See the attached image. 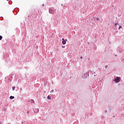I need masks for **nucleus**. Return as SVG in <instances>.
Instances as JSON below:
<instances>
[{"instance_id":"1","label":"nucleus","mask_w":124,"mask_h":124,"mask_svg":"<svg viewBox=\"0 0 124 124\" xmlns=\"http://www.w3.org/2000/svg\"><path fill=\"white\" fill-rule=\"evenodd\" d=\"M121 80L120 77H117L115 78L114 81L115 83H119Z\"/></svg>"},{"instance_id":"2","label":"nucleus","mask_w":124,"mask_h":124,"mask_svg":"<svg viewBox=\"0 0 124 124\" xmlns=\"http://www.w3.org/2000/svg\"><path fill=\"white\" fill-rule=\"evenodd\" d=\"M49 13L50 14H53L54 13V10H53L52 9H49Z\"/></svg>"},{"instance_id":"3","label":"nucleus","mask_w":124,"mask_h":124,"mask_svg":"<svg viewBox=\"0 0 124 124\" xmlns=\"http://www.w3.org/2000/svg\"><path fill=\"white\" fill-rule=\"evenodd\" d=\"M14 98H15V97L13 96H11L10 97V99H14Z\"/></svg>"},{"instance_id":"4","label":"nucleus","mask_w":124,"mask_h":124,"mask_svg":"<svg viewBox=\"0 0 124 124\" xmlns=\"http://www.w3.org/2000/svg\"><path fill=\"white\" fill-rule=\"evenodd\" d=\"M62 44H63V45H64L65 44H66V42H65V41H62Z\"/></svg>"},{"instance_id":"5","label":"nucleus","mask_w":124,"mask_h":124,"mask_svg":"<svg viewBox=\"0 0 124 124\" xmlns=\"http://www.w3.org/2000/svg\"><path fill=\"white\" fill-rule=\"evenodd\" d=\"M16 87H15V86H13V87H12V90H13V91H15V88H16Z\"/></svg>"},{"instance_id":"6","label":"nucleus","mask_w":124,"mask_h":124,"mask_svg":"<svg viewBox=\"0 0 124 124\" xmlns=\"http://www.w3.org/2000/svg\"><path fill=\"white\" fill-rule=\"evenodd\" d=\"M117 25H119V23H118V22L115 24V28H117Z\"/></svg>"},{"instance_id":"7","label":"nucleus","mask_w":124,"mask_h":124,"mask_svg":"<svg viewBox=\"0 0 124 124\" xmlns=\"http://www.w3.org/2000/svg\"><path fill=\"white\" fill-rule=\"evenodd\" d=\"M47 99H51V97L49 95L47 96Z\"/></svg>"},{"instance_id":"8","label":"nucleus","mask_w":124,"mask_h":124,"mask_svg":"<svg viewBox=\"0 0 124 124\" xmlns=\"http://www.w3.org/2000/svg\"><path fill=\"white\" fill-rule=\"evenodd\" d=\"M2 39V37L1 36H0V40H1Z\"/></svg>"},{"instance_id":"9","label":"nucleus","mask_w":124,"mask_h":124,"mask_svg":"<svg viewBox=\"0 0 124 124\" xmlns=\"http://www.w3.org/2000/svg\"><path fill=\"white\" fill-rule=\"evenodd\" d=\"M96 20H97V21H99V18H97Z\"/></svg>"},{"instance_id":"10","label":"nucleus","mask_w":124,"mask_h":124,"mask_svg":"<svg viewBox=\"0 0 124 124\" xmlns=\"http://www.w3.org/2000/svg\"><path fill=\"white\" fill-rule=\"evenodd\" d=\"M50 93H54V90H52L51 91H50Z\"/></svg>"},{"instance_id":"11","label":"nucleus","mask_w":124,"mask_h":124,"mask_svg":"<svg viewBox=\"0 0 124 124\" xmlns=\"http://www.w3.org/2000/svg\"><path fill=\"white\" fill-rule=\"evenodd\" d=\"M121 28H122V26H120L119 29H121Z\"/></svg>"},{"instance_id":"12","label":"nucleus","mask_w":124,"mask_h":124,"mask_svg":"<svg viewBox=\"0 0 124 124\" xmlns=\"http://www.w3.org/2000/svg\"><path fill=\"white\" fill-rule=\"evenodd\" d=\"M62 41H64V38H62Z\"/></svg>"},{"instance_id":"13","label":"nucleus","mask_w":124,"mask_h":124,"mask_svg":"<svg viewBox=\"0 0 124 124\" xmlns=\"http://www.w3.org/2000/svg\"><path fill=\"white\" fill-rule=\"evenodd\" d=\"M64 41H65V42H66V41H67V39L64 40Z\"/></svg>"},{"instance_id":"14","label":"nucleus","mask_w":124,"mask_h":124,"mask_svg":"<svg viewBox=\"0 0 124 124\" xmlns=\"http://www.w3.org/2000/svg\"><path fill=\"white\" fill-rule=\"evenodd\" d=\"M62 48H64V46H62Z\"/></svg>"},{"instance_id":"15","label":"nucleus","mask_w":124,"mask_h":124,"mask_svg":"<svg viewBox=\"0 0 124 124\" xmlns=\"http://www.w3.org/2000/svg\"><path fill=\"white\" fill-rule=\"evenodd\" d=\"M29 111H28V112H27V114H29Z\"/></svg>"},{"instance_id":"16","label":"nucleus","mask_w":124,"mask_h":124,"mask_svg":"<svg viewBox=\"0 0 124 124\" xmlns=\"http://www.w3.org/2000/svg\"><path fill=\"white\" fill-rule=\"evenodd\" d=\"M80 59H82V57H80Z\"/></svg>"},{"instance_id":"17","label":"nucleus","mask_w":124,"mask_h":124,"mask_svg":"<svg viewBox=\"0 0 124 124\" xmlns=\"http://www.w3.org/2000/svg\"><path fill=\"white\" fill-rule=\"evenodd\" d=\"M0 124H1V123L0 122Z\"/></svg>"},{"instance_id":"18","label":"nucleus","mask_w":124,"mask_h":124,"mask_svg":"<svg viewBox=\"0 0 124 124\" xmlns=\"http://www.w3.org/2000/svg\"><path fill=\"white\" fill-rule=\"evenodd\" d=\"M24 123L23 122H22V124H23Z\"/></svg>"},{"instance_id":"19","label":"nucleus","mask_w":124,"mask_h":124,"mask_svg":"<svg viewBox=\"0 0 124 124\" xmlns=\"http://www.w3.org/2000/svg\"><path fill=\"white\" fill-rule=\"evenodd\" d=\"M45 93H46V91H45Z\"/></svg>"}]
</instances>
